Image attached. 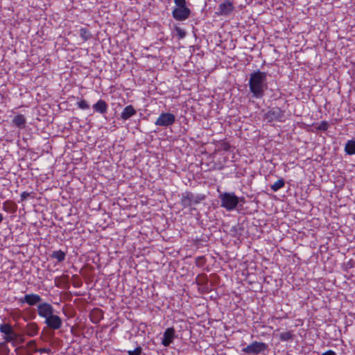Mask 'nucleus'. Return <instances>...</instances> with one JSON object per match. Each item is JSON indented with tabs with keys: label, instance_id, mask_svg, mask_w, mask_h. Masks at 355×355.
Instances as JSON below:
<instances>
[{
	"label": "nucleus",
	"instance_id": "1a4fd4ad",
	"mask_svg": "<svg viewBox=\"0 0 355 355\" xmlns=\"http://www.w3.org/2000/svg\"><path fill=\"white\" fill-rule=\"evenodd\" d=\"M191 10L187 6L175 7L172 11L173 17L177 21H184L189 18Z\"/></svg>",
	"mask_w": 355,
	"mask_h": 355
},
{
	"label": "nucleus",
	"instance_id": "cd10ccee",
	"mask_svg": "<svg viewBox=\"0 0 355 355\" xmlns=\"http://www.w3.org/2000/svg\"><path fill=\"white\" fill-rule=\"evenodd\" d=\"M34 352H38L40 354H43V353L50 354L51 349H49V348H40V349L35 348Z\"/></svg>",
	"mask_w": 355,
	"mask_h": 355
},
{
	"label": "nucleus",
	"instance_id": "7ed1b4c3",
	"mask_svg": "<svg viewBox=\"0 0 355 355\" xmlns=\"http://www.w3.org/2000/svg\"><path fill=\"white\" fill-rule=\"evenodd\" d=\"M220 206L228 211L234 210L239 202V198L234 192H224L219 195Z\"/></svg>",
	"mask_w": 355,
	"mask_h": 355
},
{
	"label": "nucleus",
	"instance_id": "5701e85b",
	"mask_svg": "<svg viewBox=\"0 0 355 355\" xmlns=\"http://www.w3.org/2000/svg\"><path fill=\"white\" fill-rule=\"evenodd\" d=\"M293 338V334L291 331L282 332L279 335V338L282 341H288Z\"/></svg>",
	"mask_w": 355,
	"mask_h": 355
},
{
	"label": "nucleus",
	"instance_id": "f8f14e48",
	"mask_svg": "<svg viewBox=\"0 0 355 355\" xmlns=\"http://www.w3.org/2000/svg\"><path fill=\"white\" fill-rule=\"evenodd\" d=\"M216 156H218V157L214 162V168L217 170L223 169L229 161V155L227 153H218Z\"/></svg>",
	"mask_w": 355,
	"mask_h": 355
},
{
	"label": "nucleus",
	"instance_id": "412c9836",
	"mask_svg": "<svg viewBox=\"0 0 355 355\" xmlns=\"http://www.w3.org/2000/svg\"><path fill=\"white\" fill-rule=\"evenodd\" d=\"M80 36L83 42H86L92 37L90 31L86 28H81L80 29Z\"/></svg>",
	"mask_w": 355,
	"mask_h": 355
},
{
	"label": "nucleus",
	"instance_id": "39448f33",
	"mask_svg": "<svg viewBox=\"0 0 355 355\" xmlns=\"http://www.w3.org/2000/svg\"><path fill=\"white\" fill-rule=\"evenodd\" d=\"M268 349V345L262 342L254 341L247 347L242 349V352L248 355H254L264 352Z\"/></svg>",
	"mask_w": 355,
	"mask_h": 355
},
{
	"label": "nucleus",
	"instance_id": "a878e982",
	"mask_svg": "<svg viewBox=\"0 0 355 355\" xmlns=\"http://www.w3.org/2000/svg\"><path fill=\"white\" fill-rule=\"evenodd\" d=\"M334 185L336 188H342L344 186V179L342 177L338 178L336 181H334Z\"/></svg>",
	"mask_w": 355,
	"mask_h": 355
},
{
	"label": "nucleus",
	"instance_id": "c85d7f7f",
	"mask_svg": "<svg viewBox=\"0 0 355 355\" xmlns=\"http://www.w3.org/2000/svg\"><path fill=\"white\" fill-rule=\"evenodd\" d=\"M175 7H184L186 6V0H174Z\"/></svg>",
	"mask_w": 355,
	"mask_h": 355
},
{
	"label": "nucleus",
	"instance_id": "6e6552de",
	"mask_svg": "<svg viewBox=\"0 0 355 355\" xmlns=\"http://www.w3.org/2000/svg\"><path fill=\"white\" fill-rule=\"evenodd\" d=\"M202 198L200 196H196L191 192H186L182 195L181 205L184 207H189L193 205L198 204Z\"/></svg>",
	"mask_w": 355,
	"mask_h": 355
},
{
	"label": "nucleus",
	"instance_id": "2eb2a0df",
	"mask_svg": "<svg viewBox=\"0 0 355 355\" xmlns=\"http://www.w3.org/2000/svg\"><path fill=\"white\" fill-rule=\"evenodd\" d=\"M137 113L136 110L131 105L126 106L122 111L121 114V119L125 121L130 119V117L135 115Z\"/></svg>",
	"mask_w": 355,
	"mask_h": 355
},
{
	"label": "nucleus",
	"instance_id": "20e7f679",
	"mask_svg": "<svg viewBox=\"0 0 355 355\" xmlns=\"http://www.w3.org/2000/svg\"><path fill=\"white\" fill-rule=\"evenodd\" d=\"M0 332L4 334L3 338L5 343H10L12 346H16V339L17 334L14 331L12 327L10 324H1Z\"/></svg>",
	"mask_w": 355,
	"mask_h": 355
},
{
	"label": "nucleus",
	"instance_id": "9b49d317",
	"mask_svg": "<svg viewBox=\"0 0 355 355\" xmlns=\"http://www.w3.org/2000/svg\"><path fill=\"white\" fill-rule=\"evenodd\" d=\"M175 338L176 335L175 329L173 327L167 328L163 334L162 345L164 347H168L171 343H173Z\"/></svg>",
	"mask_w": 355,
	"mask_h": 355
},
{
	"label": "nucleus",
	"instance_id": "72a5a7b5",
	"mask_svg": "<svg viewBox=\"0 0 355 355\" xmlns=\"http://www.w3.org/2000/svg\"><path fill=\"white\" fill-rule=\"evenodd\" d=\"M322 355H333V351L329 350V351L323 353Z\"/></svg>",
	"mask_w": 355,
	"mask_h": 355
},
{
	"label": "nucleus",
	"instance_id": "393cba45",
	"mask_svg": "<svg viewBox=\"0 0 355 355\" xmlns=\"http://www.w3.org/2000/svg\"><path fill=\"white\" fill-rule=\"evenodd\" d=\"M6 343H5V341L0 343V349L3 355H8L10 352V349L7 346Z\"/></svg>",
	"mask_w": 355,
	"mask_h": 355
},
{
	"label": "nucleus",
	"instance_id": "f704fd0d",
	"mask_svg": "<svg viewBox=\"0 0 355 355\" xmlns=\"http://www.w3.org/2000/svg\"><path fill=\"white\" fill-rule=\"evenodd\" d=\"M3 219H4L3 215L2 214H0V224L2 223Z\"/></svg>",
	"mask_w": 355,
	"mask_h": 355
},
{
	"label": "nucleus",
	"instance_id": "6ab92c4d",
	"mask_svg": "<svg viewBox=\"0 0 355 355\" xmlns=\"http://www.w3.org/2000/svg\"><path fill=\"white\" fill-rule=\"evenodd\" d=\"M345 151L347 155L355 154V141L349 140L345 146Z\"/></svg>",
	"mask_w": 355,
	"mask_h": 355
},
{
	"label": "nucleus",
	"instance_id": "9d476101",
	"mask_svg": "<svg viewBox=\"0 0 355 355\" xmlns=\"http://www.w3.org/2000/svg\"><path fill=\"white\" fill-rule=\"evenodd\" d=\"M42 301V297L35 293H30L25 295L23 297L19 299V302L21 304H27L29 306H35Z\"/></svg>",
	"mask_w": 355,
	"mask_h": 355
},
{
	"label": "nucleus",
	"instance_id": "2f4dec72",
	"mask_svg": "<svg viewBox=\"0 0 355 355\" xmlns=\"http://www.w3.org/2000/svg\"><path fill=\"white\" fill-rule=\"evenodd\" d=\"M30 195L29 193L26 192V191H24L21 193L20 195V197H21V200H25L27 197H28Z\"/></svg>",
	"mask_w": 355,
	"mask_h": 355
},
{
	"label": "nucleus",
	"instance_id": "f3484780",
	"mask_svg": "<svg viewBox=\"0 0 355 355\" xmlns=\"http://www.w3.org/2000/svg\"><path fill=\"white\" fill-rule=\"evenodd\" d=\"M231 146L230 144L225 141H222L219 143L216 146V149L215 150V155H218V153H230Z\"/></svg>",
	"mask_w": 355,
	"mask_h": 355
},
{
	"label": "nucleus",
	"instance_id": "f257e3e1",
	"mask_svg": "<svg viewBox=\"0 0 355 355\" xmlns=\"http://www.w3.org/2000/svg\"><path fill=\"white\" fill-rule=\"evenodd\" d=\"M248 85L252 97L261 98L268 88L267 73L259 69L254 71L250 74Z\"/></svg>",
	"mask_w": 355,
	"mask_h": 355
},
{
	"label": "nucleus",
	"instance_id": "f03ea898",
	"mask_svg": "<svg viewBox=\"0 0 355 355\" xmlns=\"http://www.w3.org/2000/svg\"><path fill=\"white\" fill-rule=\"evenodd\" d=\"M37 311L38 315L45 320L44 323L49 329L58 330L61 328L62 318L55 314V309L51 304L47 302L40 303L37 306Z\"/></svg>",
	"mask_w": 355,
	"mask_h": 355
},
{
	"label": "nucleus",
	"instance_id": "c9c22d12",
	"mask_svg": "<svg viewBox=\"0 0 355 355\" xmlns=\"http://www.w3.org/2000/svg\"><path fill=\"white\" fill-rule=\"evenodd\" d=\"M232 158L234 157V153H232Z\"/></svg>",
	"mask_w": 355,
	"mask_h": 355
},
{
	"label": "nucleus",
	"instance_id": "4468645a",
	"mask_svg": "<svg viewBox=\"0 0 355 355\" xmlns=\"http://www.w3.org/2000/svg\"><path fill=\"white\" fill-rule=\"evenodd\" d=\"M234 10V6L230 1H225L219 5V10L222 15H228Z\"/></svg>",
	"mask_w": 355,
	"mask_h": 355
},
{
	"label": "nucleus",
	"instance_id": "0eeeda50",
	"mask_svg": "<svg viewBox=\"0 0 355 355\" xmlns=\"http://www.w3.org/2000/svg\"><path fill=\"white\" fill-rule=\"evenodd\" d=\"M175 121V116L169 112H162L157 119L155 124L157 126L168 127Z\"/></svg>",
	"mask_w": 355,
	"mask_h": 355
},
{
	"label": "nucleus",
	"instance_id": "a211bd4d",
	"mask_svg": "<svg viewBox=\"0 0 355 355\" xmlns=\"http://www.w3.org/2000/svg\"><path fill=\"white\" fill-rule=\"evenodd\" d=\"M26 123V119L23 114H19L12 119V123L19 128H24Z\"/></svg>",
	"mask_w": 355,
	"mask_h": 355
},
{
	"label": "nucleus",
	"instance_id": "c756f323",
	"mask_svg": "<svg viewBox=\"0 0 355 355\" xmlns=\"http://www.w3.org/2000/svg\"><path fill=\"white\" fill-rule=\"evenodd\" d=\"M176 32L180 38H183L185 36V32L180 28H176Z\"/></svg>",
	"mask_w": 355,
	"mask_h": 355
},
{
	"label": "nucleus",
	"instance_id": "b1692460",
	"mask_svg": "<svg viewBox=\"0 0 355 355\" xmlns=\"http://www.w3.org/2000/svg\"><path fill=\"white\" fill-rule=\"evenodd\" d=\"M77 106L78 108L84 110L89 108V105L87 102L83 99H80L77 102Z\"/></svg>",
	"mask_w": 355,
	"mask_h": 355
},
{
	"label": "nucleus",
	"instance_id": "473e14b6",
	"mask_svg": "<svg viewBox=\"0 0 355 355\" xmlns=\"http://www.w3.org/2000/svg\"><path fill=\"white\" fill-rule=\"evenodd\" d=\"M28 346L29 347H34L33 349L34 350L35 347V341L34 340H30L28 343Z\"/></svg>",
	"mask_w": 355,
	"mask_h": 355
},
{
	"label": "nucleus",
	"instance_id": "bb28decb",
	"mask_svg": "<svg viewBox=\"0 0 355 355\" xmlns=\"http://www.w3.org/2000/svg\"><path fill=\"white\" fill-rule=\"evenodd\" d=\"M128 355H140L141 353V348L140 347H136L133 350H130L128 352Z\"/></svg>",
	"mask_w": 355,
	"mask_h": 355
},
{
	"label": "nucleus",
	"instance_id": "ddd939ff",
	"mask_svg": "<svg viewBox=\"0 0 355 355\" xmlns=\"http://www.w3.org/2000/svg\"><path fill=\"white\" fill-rule=\"evenodd\" d=\"M24 333L29 337H34L38 334L39 327L35 322H28L24 330Z\"/></svg>",
	"mask_w": 355,
	"mask_h": 355
},
{
	"label": "nucleus",
	"instance_id": "423d86ee",
	"mask_svg": "<svg viewBox=\"0 0 355 355\" xmlns=\"http://www.w3.org/2000/svg\"><path fill=\"white\" fill-rule=\"evenodd\" d=\"M265 118L269 122L272 121H279L283 122L285 121L284 111L279 107H273L268 110L266 114Z\"/></svg>",
	"mask_w": 355,
	"mask_h": 355
},
{
	"label": "nucleus",
	"instance_id": "7c9ffc66",
	"mask_svg": "<svg viewBox=\"0 0 355 355\" xmlns=\"http://www.w3.org/2000/svg\"><path fill=\"white\" fill-rule=\"evenodd\" d=\"M328 124L327 122H322L319 126V129L325 130L327 129Z\"/></svg>",
	"mask_w": 355,
	"mask_h": 355
},
{
	"label": "nucleus",
	"instance_id": "dca6fc26",
	"mask_svg": "<svg viewBox=\"0 0 355 355\" xmlns=\"http://www.w3.org/2000/svg\"><path fill=\"white\" fill-rule=\"evenodd\" d=\"M93 108L97 112L105 114L107 111L108 105L103 100H98L94 105Z\"/></svg>",
	"mask_w": 355,
	"mask_h": 355
},
{
	"label": "nucleus",
	"instance_id": "4be33fe9",
	"mask_svg": "<svg viewBox=\"0 0 355 355\" xmlns=\"http://www.w3.org/2000/svg\"><path fill=\"white\" fill-rule=\"evenodd\" d=\"M285 185V182L284 179L280 178L277 181H276L273 184L270 186L271 190L274 192L277 191L280 189L283 188Z\"/></svg>",
	"mask_w": 355,
	"mask_h": 355
},
{
	"label": "nucleus",
	"instance_id": "aec40b11",
	"mask_svg": "<svg viewBox=\"0 0 355 355\" xmlns=\"http://www.w3.org/2000/svg\"><path fill=\"white\" fill-rule=\"evenodd\" d=\"M51 257L56 259L58 262H62L65 259L66 254L60 250H55L52 252Z\"/></svg>",
	"mask_w": 355,
	"mask_h": 355
}]
</instances>
